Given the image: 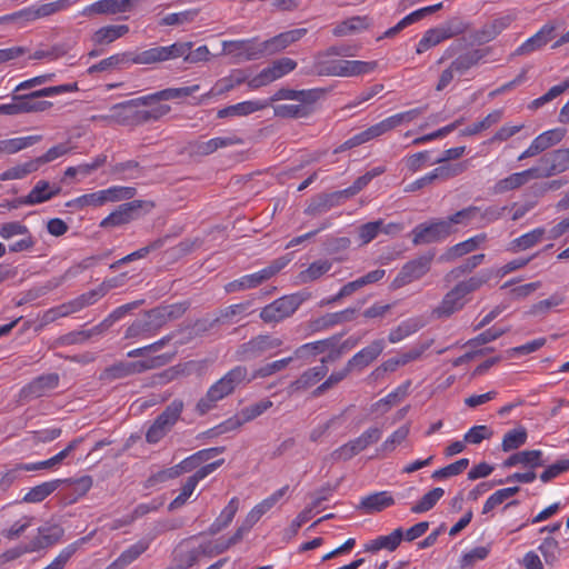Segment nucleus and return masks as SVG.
Returning <instances> with one entry per match:
<instances>
[{
    "mask_svg": "<svg viewBox=\"0 0 569 569\" xmlns=\"http://www.w3.org/2000/svg\"><path fill=\"white\" fill-rule=\"evenodd\" d=\"M248 369L244 366H236L229 370L222 378L216 381L199 399L196 405V411L203 416L213 409L218 401L231 395L236 388L247 380ZM250 381V379H248Z\"/></svg>",
    "mask_w": 569,
    "mask_h": 569,
    "instance_id": "1",
    "label": "nucleus"
},
{
    "mask_svg": "<svg viewBox=\"0 0 569 569\" xmlns=\"http://www.w3.org/2000/svg\"><path fill=\"white\" fill-rule=\"evenodd\" d=\"M78 91L77 82L42 88L28 94H14L12 100L16 101L17 114L29 112H42L52 107V102L38 100L43 97H53L67 92Z\"/></svg>",
    "mask_w": 569,
    "mask_h": 569,
    "instance_id": "2",
    "label": "nucleus"
},
{
    "mask_svg": "<svg viewBox=\"0 0 569 569\" xmlns=\"http://www.w3.org/2000/svg\"><path fill=\"white\" fill-rule=\"evenodd\" d=\"M184 403L181 399H174L166 409L157 416L146 432V441L156 445L162 440L179 421Z\"/></svg>",
    "mask_w": 569,
    "mask_h": 569,
    "instance_id": "3",
    "label": "nucleus"
},
{
    "mask_svg": "<svg viewBox=\"0 0 569 569\" xmlns=\"http://www.w3.org/2000/svg\"><path fill=\"white\" fill-rule=\"evenodd\" d=\"M168 359L164 356H158L147 360L124 362L119 361L107 367L100 373V380L112 382L118 379L127 378L129 376L142 373L147 370L166 365Z\"/></svg>",
    "mask_w": 569,
    "mask_h": 569,
    "instance_id": "4",
    "label": "nucleus"
},
{
    "mask_svg": "<svg viewBox=\"0 0 569 569\" xmlns=\"http://www.w3.org/2000/svg\"><path fill=\"white\" fill-rule=\"evenodd\" d=\"M290 259L287 257H280L273 260L268 267L251 273L246 274L239 279L228 282L224 286V291L227 293L239 292L248 289H253L259 287L264 281L271 279L279 271H281L288 263Z\"/></svg>",
    "mask_w": 569,
    "mask_h": 569,
    "instance_id": "5",
    "label": "nucleus"
},
{
    "mask_svg": "<svg viewBox=\"0 0 569 569\" xmlns=\"http://www.w3.org/2000/svg\"><path fill=\"white\" fill-rule=\"evenodd\" d=\"M306 298L300 292L278 298L261 309L260 318L266 323H278L292 316Z\"/></svg>",
    "mask_w": 569,
    "mask_h": 569,
    "instance_id": "6",
    "label": "nucleus"
},
{
    "mask_svg": "<svg viewBox=\"0 0 569 569\" xmlns=\"http://www.w3.org/2000/svg\"><path fill=\"white\" fill-rule=\"evenodd\" d=\"M455 231L456 229L449 227V222H446L445 219H431L417 224L411 230V241L413 246L442 242Z\"/></svg>",
    "mask_w": 569,
    "mask_h": 569,
    "instance_id": "7",
    "label": "nucleus"
},
{
    "mask_svg": "<svg viewBox=\"0 0 569 569\" xmlns=\"http://www.w3.org/2000/svg\"><path fill=\"white\" fill-rule=\"evenodd\" d=\"M370 181V177L365 173L358 177L349 188L321 196L317 202L309 204V207L306 209V213L316 216L327 212L332 207L339 204L340 199L351 198L359 193L365 187L369 184Z\"/></svg>",
    "mask_w": 569,
    "mask_h": 569,
    "instance_id": "8",
    "label": "nucleus"
},
{
    "mask_svg": "<svg viewBox=\"0 0 569 569\" xmlns=\"http://www.w3.org/2000/svg\"><path fill=\"white\" fill-rule=\"evenodd\" d=\"M282 343V339L273 335H258L249 341L239 345L234 352V358L238 361H250L281 347Z\"/></svg>",
    "mask_w": 569,
    "mask_h": 569,
    "instance_id": "9",
    "label": "nucleus"
},
{
    "mask_svg": "<svg viewBox=\"0 0 569 569\" xmlns=\"http://www.w3.org/2000/svg\"><path fill=\"white\" fill-rule=\"evenodd\" d=\"M154 203L148 200H132L120 204L100 222V228L119 227L140 217V211L150 212Z\"/></svg>",
    "mask_w": 569,
    "mask_h": 569,
    "instance_id": "10",
    "label": "nucleus"
},
{
    "mask_svg": "<svg viewBox=\"0 0 569 569\" xmlns=\"http://www.w3.org/2000/svg\"><path fill=\"white\" fill-rule=\"evenodd\" d=\"M435 258V251L430 250L402 266L399 273L392 281V288L398 289L412 281L421 279L431 268Z\"/></svg>",
    "mask_w": 569,
    "mask_h": 569,
    "instance_id": "11",
    "label": "nucleus"
},
{
    "mask_svg": "<svg viewBox=\"0 0 569 569\" xmlns=\"http://www.w3.org/2000/svg\"><path fill=\"white\" fill-rule=\"evenodd\" d=\"M537 179L550 178L569 169V148H560L545 153L538 167H531Z\"/></svg>",
    "mask_w": 569,
    "mask_h": 569,
    "instance_id": "12",
    "label": "nucleus"
},
{
    "mask_svg": "<svg viewBox=\"0 0 569 569\" xmlns=\"http://www.w3.org/2000/svg\"><path fill=\"white\" fill-rule=\"evenodd\" d=\"M297 68V62L291 58H280L274 60L269 67L262 69L258 74L247 81L251 90L264 87Z\"/></svg>",
    "mask_w": 569,
    "mask_h": 569,
    "instance_id": "13",
    "label": "nucleus"
},
{
    "mask_svg": "<svg viewBox=\"0 0 569 569\" xmlns=\"http://www.w3.org/2000/svg\"><path fill=\"white\" fill-rule=\"evenodd\" d=\"M224 462L223 459H219L203 467H200L192 476H190L181 488V492L170 502L169 510H176L182 507L187 500L191 497L198 482L218 469Z\"/></svg>",
    "mask_w": 569,
    "mask_h": 569,
    "instance_id": "14",
    "label": "nucleus"
},
{
    "mask_svg": "<svg viewBox=\"0 0 569 569\" xmlns=\"http://www.w3.org/2000/svg\"><path fill=\"white\" fill-rule=\"evenodd\" d=\"M516 20V14L508 12L496 17L491 21L485 23L481 29L475 32L473 40L479 43H487L496 39L503 30H506Z\"/></svg>",
    "mask_w": 569,
    "mask_h": 569,
    "instance_id": "15",
    "label": "nucleus"
},
{
    "mask_svg": "<svg viewBox=\"0 0 569 569\" xmlns=\"http://www.w3.org/2000/svg\"><path fill=\"white\" fill-rule=\"evenodd\" d=\"M92 120H101L120 126H136L134 103H131L130 100L117 103L110 108L108 114L93 116Z\"/></svg>",
    "mask_w": 569,
    "mask_h": 569,
    "instance_id": "16",
    "label": "nucleus"
},
{
    "mask_svg": "<svg viewBox=\"0 0 569 569\" xmlns=\"http://www.w3.org/2000/svg\"><path fill=\"white\" fill-rule=\"evenodd\" d=\"M556 26L553 23L543 24L538 32L527 39L519 46L515 56H528L537 50L543 48L548 42L555 38Z\"/></svg>",
    "mask_w": 569,
    "mask_h": 569,
    "instance_id": "17",
    "label": "nucleus"
},
{
    "mask_svg": "<svg viewBox=\"0 0 569 569\" xmlns=\"http://www.w3.org/2000/svg\"><path fill=\"white\" fill-rule=\"evenodd\" d=\"M64 535V530L59 525H48L38 528V535L29 542V550L32 552L49 548L58 543Z\"/></svg>",
    "mask_w": 569,
    "mask_h": 569,
    "instance_id": "18",
    "label": "nucleus"
},
{
    "mask_svg": "<svg viewBox=\"0 0 569 569\" xmlns=\"http://www.w3.org/2000/svg\"><path fill=\"white\" fill-rule=\"evenodd\" d=\"M222 49L226 54L237 57L241 60L250 61L259 59L257 39L223 41Z\"/></svg>",
    "mask_w": 569,
    "mask_h": 569,
    "instance_id": "19",
    "label": "nucleus"
},
{
    "mask_svg": "<svg viewBox=\"0 0 569 569\" xmlns=\"http://www.w3.org/2000/svg\"><path fill=\"white\" fill-rule=\"evenodd\" d=\"M385 341L382 339L373 340L369 346L361 349L349 359L347 366L351 371L362 370L372 363L382 353Z\"/></svg>",
    "mask_w": 569,
    "mask_h": 569,
    "instance_id": "20",
    "label": "nucleus"
},
{
    "mask_svg": "<svg viewBox=\"0 0 569 569\" xmlns=\"http://www.w3.org/2000/svg\"><path fill=\"white\" fill-rule=\"evenodd\" d=\"M59 385L58 373H47L37 377L29 385L22 388L21 397L33 399L47 395Z\"/></svg>",
    "mask_w": 569,
    "mask_h": 569,
    "instance_id": "21",
    "label": "nucleus"
},
{
    "mask_svg": "<svg viewBox=\"0 0 569 569\" xmlns=\"http://www.w3.org/2000/svg\"><path fill=\"white\" fill-rule=\"evenodd\" d=\"M327 359H321L319 366L312 367L303 371L295 381L289 386L292 392L307 390L318 382H320L328 373Z\"/></svg>",
    "mask_w": 569,
    "mask_h": 569,
    "instance_id": "22",
    "label": "nucleus"
},
{
    "mask_svg": "<svg viewBox=\"0 0 569 569\" xmlns=\"http://www.w3.org/2000/svg\"><path fill=\"white\" fill-rule=\"evenodd\" d=\"M487 240L486 233H479L462 242L447 248V250L439 257L440 262H452L456 259L463 257L477 250Z\"/></svg>",
    "mask_w": 569,
    "mask_h": 569,
    "instance_id": "23",
    "label": "nucleus"
},
{
    "mask_svg": "<svg viewBox=\"0 0 569 569\" xmlns=\"http://www.w3.org/2000/svg\"><path fill=\"white\" fill-rule=\"evenodd\" d=\"M60 191V187L51 188L47 180H39L27 196L18 198V202L26 206L43 203L59 194Z\"/></svg>",
    "mask_w": 569,
    "mask_h": 569,
    "instance_id": "24",
    "label": "nucleus"
},
{
    "mask_svg": "<svg viewBox=\"0 0 569 569\" xmlns=\"http://www.w3.org/2000/svg\"><path fill=\"white\" fill-rule=\"evenodd\" d=\"M541 450H522L509 456L503 462V468H511L518 465L525 468L535 470L536 468L545 466Z\"/></svg>",
    "mask_w": 569,
    "mask_h": 569,
    "instance_id": "25",
    "label": "nucleus"
},
{
    "mask_svg": "<svg viewBox=\"0 0 569 569\" xmlns=\"http://www.w3.org/2000/svg\"><path fill=\"white\" fill-rule=\"evenodd\" d=\"M536 171L537 170H532V168H529L520 172L511 173L508 177L498 180L493 186V193L502 194L508 191L519 189L520 187L528 183L529 180L537 179L535 174Z\"/></svg>",
    "mask_w": 569,
    "mask_h": 569,
    "instance_id": "26",
    "label": "nucleus"
},
{
    "mask_svg": "<svg viewBox=\"0 0 569 569\" xmlns=\"http://www.w3.org/2000/svg\"><path fill=\"white\" fill-rule=\"evenodd\" d=\"M269 107V101L262 100H248L236 104L228 106L218 111L217 117L219 119L229 117H246L253 112L263 110Z\"/></svg>",
    "mask_w": 569,
    "mask_h": 569,
    "instance_id": "27",
    "label": "nucleus"
},
{
    "mask_svg": "<svg viewBox=\"0 0 569 569\" xmlns=\"http://www.w3.org/2000/svg\"><path fill=\"white\" fill-rule=\"evenodd\" d=\"M465 303V296L455 286L445 295L439 306L433 309V315L437 318H448L461 310Z\"/></svg>",
    "mask_w": 569,
    "mask_h": 569,
    "instance_id": "28",
    "label": "nucleus"
},
{
    "mask_svg": "<svg viewBox=\"0 0 569 569\" xmlns=\"http://www.w3.org/2000/svg\"><path fill=\"white\" fill-rule=\"evenodd\" d=\"M132 0H99L83 10V14H117L130 9Z\"/></svg>",
    "mask_w": 569,
    "mask_h": 569,
    "instance_id": "29",
    "label": "nucleus"
},
{
    "mask_svg": "<svg viewBox=\"0 0 569 569\" xmlns=\"http://www.w3.org/2000/svg\"><path fill=\"white\" fill-rule=\"evenodd\" d=\"M149 548V541L141 539L128 547L121 555L112 561L106 569H124L136 561Z\"/></svg>",
    "mask_w": 569,
    "mask_h": 569,
    "instance_id": "30",
    "label": "nucleus"
},
{
    "mask_svg": "<svg viewBox=\"0 0 569 569\" xmlns=\"http://www.w3.org/2000/svg\"><path fill=\"white\" fill-rule=\"evenodd\" d=\"M403 539L402 528L395 529L390 535L379 536L365 546V551L377 552L381 549L395 551Z\"/></svg>",
    "mask_w": 569,
    "mask_h": 569,
    "instance_id": "31",
    "label": "nucleus"
},
{
    "mask_svg": "<svg viewBox=\"0 0 569 569\" xmlns=\"http://www.w3.org/2000/svg\"><path fill=\"white\" fill-rule=\"evenodd\" d=\"M339 60H327L325 54L317 53L312 66L306 67L301 72L306 76H319V77H338Z\"/></svg>",
    "mask_w": 569,
    "mask_h": 569,
    "instance_id": "32",
    "label": "nucleus"
},
{
    "mask_svg": "<svg viewBox=\"0 0 569 569\" xmlns=\"http://www.w3.org/2000/svg\"><path fill=\"white\" fill-rule=\"evenodd\" d=\"M377 68L376 61H360V60H339L338 77H357L367 74L375 71Z\"/></svg>",
    "mask_w": 569,
    "mask_h": 569,
    "instance_id": "33",
    "label": "nucleus"
},
{
    "mask_svg": "<svg viewBox=\"0 0 569 569\" xmlns=\"http://www.w3.org/2000/svg\"><path fill=\"white\" fill-rule=\"evenodd\" d=\"M359 308H347L345 310L327 313L313 322L316 330L328 329L336 325L350 322L356 318Z\"/></svg>",
    "mask_w": 569,
    "mask_h": 569,
    "instance_id": "34",
    "label": "nucleus"
},
{
    "mask_svg": "<svg viewBox=\"0 0 569 569\" xmlns=\"http://www.w3.org/2000/svg\"><path fill=\"white\" fill-rule=\"evenodd\" d=\"M392 505H395V499L388 491L371 493L360 501V508L367 513L380 512Z\"/></svg>",
    "mask_w": 569,
    "mask_h": 569,
    "instance_id": "35",
    "label": "nucleus"
},
{
    "mask_svg": "<svg viewBox=\"0 0 569 569\" xmlns=\"http://www.w3.org/2000/svg\"><path fill=\"white\" fill-rule=\"evenodd\" d=\"M129 32L127 24L106 26L92 34V42L97 46L110 44Z\"/></svg>",
    "mask_w": 569,
    "mask_h": 569,
    "instance_id": "36",
    "label": "nucleus"
},
{
    "mask_svg": "<svg viewBox=\"0 0 569 569\" xmlns=\"http://www.w3.org/2000/svg\"><path fill=\"white\" fill-rule=\"evenodd\" d=\"M341 338V335H335L330 338L318 340L309 343H305L296 349L295 356L298 358H302L307 355L317 356L320 353H323L325 351L329 350L330 348H333L337 346Z\"/></svg>",
    "mask_w": 569,
    "mask_h": 569,
    "instance_id": "37",
    "label": "nucleus"
},
{
    "mask_svg": "<svg viewBox=\"0 0 569 569\" xmlns=\"http://www.w3.org/2000/svg\"><path fill=\"white\" fill-rule=\"evenodd\" d=\"M239 509V499L233 497L229 503L223 508L220 515L216 518V520L209 527L210 535H217L224 528H227L233 520L237 511Z\"/></svg>",
    "mask_w": 569,
    "mask_h": 569,
    "instance_id": "38",
    "label": "nucleus"
},
{
    "mask_svg": "<svg viewBox=\"0 0 569 569\" xmlns=\"http://www.w3.org/2000/svg\"><path fill=\"white\" fill-rule=\"evenodd\" d=\"M493 276V271L490 269H485L478 272L477 274L460 281L456 284L457 289L465 297L471 292L479 290L483 284H486Z\"/></svg>",
    "mask_w": 569,
    "mask_h": 569,
    "instance_id": "39",
    "label": "nucleus"
},
{
    "mask_svg": "<svg viewBox=\"0 0 569 569\" xmlns=\"http://www.w3.org/2000/svg\"><path fill=\"white\" fill-rule=\"evenodd\" d=\"M61 480H51L42 482L31 488L23 497L22 501L28 503H38L49 497L60 486Z\"/></svg>",
    "mask_w": 569,
    "mask_h": 569,
    "instance_id": "40",
    "label": "nucleus"
},
{
    "mask_svg": "<svg viewBox=\"0 0 569 569\" xmlns=\"http://www.w3.org/2000/svg\"><path fill=\"white\" fill-rule=\"evenodd\" d=\"M250 302H241L228 306L220 310L219 316L214 319L217 323H236L242 319L250 308Z\"/></svg>",
    "mask_w": 569,
    "mask_h": 569,
    "instance_id": "41",
    "label": "nucleus"
},
{
    "mask_svg": "<svg viewBox=\"0 0 569 569\" xmlns=\"http://www.w3.org/2000/svg\"><path fill=\"white\" fill-rule=\"evenodd\" d=\"M130 64H153L163 61L162 47H153L140 52L128 51Z\"/></svg>",
    "mask_w": 569,
    "mask_h": 569,
    "instance_id": "42",
    "label": "nucleus"
},
{
    "mask_svg": "<svg viewBox=\"0 0 569 569\" xmlns=\"http://www.w3.org/2000/svg\"><path fill=\"white\" fill-rule=\"evenodd\" d=\"M332 267V262L325 260H317L312 262L306 270H302L298 274L300 283H308L315 281L327 273Z\"/></svg>",
    "mask_w": 569,
    "mask_h": 569,
    "instance_id": "43",
    "label": "nucleus"
},
{
    "mask_svg": "<svg viewBox=\"0 0 569 569\" xmlns=\"http://www.w3.org/2000/svg\"><path fill=\"white\" fill-rule=\"evenodd\" d=\"M502 114L503 112L501 109L493 110L492 112L488 113L481 121L475 122L461 130L460 136L468 137L478 134L479 132L487 130L493 124L498 123L501 120Z\"/></svg>",
    "mask_w": 569,
    "mask_h": 569,
    "instance_id": "44",
    "label": "nucleus"
},
{
    "mask_svg": "<svg viewBox=\"0 0 569 569\" xmlns=\"http://www.w3.org/2000/svg\"><path fill=\"white\" fill-rule=\"evenodd\" d=\"M528 433L525 427H518L505 433L501 442V449L505 452L519 449L527 441Z\"/></svg>",
    "mask_w": 569,
    "mask_h": 569,
    "instance_id": "45",
    "label": "nucleus"
},
{
    "mask_svg": "<svg viewBox=\"0 0 569 569\" xmlns=\"http://www.w3.org/2000/svg\"><path fill=\"white\" fill-rule=\"evenodd\" d=\"M482 58L483 54L480 50H471L457 57L450 63V67L456 73L463 74L470 68L476 66Z\"/></svg>",
    "mask_w": 569,
    "mask_h": 569,
    "instance_id": "46",
    "label": "nucleus"
},
{
    "mask_svg": "<svg viewBox=\"0 0 569 569\" xmlns=\"http://www.w3.org/2000/svg\"><path fill=\"white\" fill-rule=\"evenodd\" d=\"M100 328L98 326H94L93 328L89 330H80V331H71L63 336H60L56 340L57 346H71V345H79L83 343L84 341L89 340L91 337L100 335Z\"/></svg>",
    "mask_w": 569,
    "mask_h": 569,
    "instance_id": "47",
    "label": "nucleus"
},
{
    "mask_svg": "<svg viewBox=\"0 0 569 569\" xmlns=\"http://www.w3.org/2000/svg\"><path fill=\"white\" fill-rule=\"evenodd\" d=\"M520 491L519 487L502 488L493 492L485 502L482 507V513H489L498 506L502 505L509 498L513 497Z\"/></svg>",
    "mask_w": 569,
    "mask_h": 569,
    "instance_id": "48",
    "label": "nucleus"
},
{
    "mask_svg": "<svg viewBox=\"0 0 569 569\" xmlns=\"http://www.w3.org/2000/svg\"><path fill=\"white\" fill-rule=\"evenodd\" d=\"M144 300H136L116 308L103 321L97 325L100 328L101 333L108 330L116 321L123 318L130 311L140 307Z\"/></svg>",
    "mask_w": 569,
    "mask_h": 569,
    "instance_id": "49",
    "label": "nucleus"
},
{
    "mask_svg": "<svg viewBox=\"0 0 569 569\" xmlns=\"http://www.w3.org/2000/svg\"><path fill=\"white\" fill-rule=\"evenodd\" d=\"M367 27H368L367 19L365 17L357 16V17L349 18V19L340 22L339 24H337L333 28L332 33L336 37H345V36L355 33L359 30L366 29Z\"/></svg>",
    "mask_w": 569,
    "mask_h": 569,
    "instance_id": "50",
    "label": "nucleus"
},
{
    "mask_svg": "<svg viewBox=\"0 0 569 569\" xmlns=\"http://www.w3.org/2000/svg\"><path fill=\"white\" fill-rule=\"evenodd\" d=\"M71 49H72L71 42L56 43L52 47H50L49 49L36 50L30 58L34 59V60H42V59L57 60L61 57H64Z\"/></svg>",
    "mask_w": 569,
    "mask_h": 569,
    "instance_id": "51",
    "label": "nucleus"
},
{
    "mask_svg": "<svg viewBox=\"0 0 569 569\" xmlns=\"http://www.w3.org/2000/svg\"><path fill=\"white\" fill-rule=\"evenodd\" d=\"M445 490L442 488H433L428 491L423 497L411 507V512L422 513L432 509L436 503L443 497Z\"/></svg>",
    "mask_w": 569,
    "mask_h": 569,
    "instance_id": "52",
    "label": "nucleus"
},
{
    "mask_svg": "<svg viewBox=\"0 0 569 569\" xmlns=\"http://www.w3.org/2000/svg\"><path fill=\"white\" fill-rule=\"evenodd\" d=\"M42 137L39 134L36 136H27L19 138L4 139V149L6 154H14L23 149H27L39 141H41Z\"/></svg>",
    "mask_w": 569,
    "mask_h": 569,
    "instance_id": "53",
    "label": "nucleus"
},
{
    "mask_svg": "<svg viewBox=\"0 0 569 569\" xmlns=\"http://www.w3.org/2000/svg\"><path fill=\"white\" fill-rule=\"evenodd\" d=\"M538 550L541 552L545 562L548 566L556 565L561 555L559 542L552 537L545 538L541 545L538 547Z\"/></svg>",
    "mask_w": 569,
    "mask_h": 569,
    "instance_id": "54",
    "label": "nucleus"
},
{
    "mask_svg": "<svg viewBox=\"0 0 569 569\" xmlns=\"http://www.w3.org/2000/svg\"><path fill=\"white\" fill-rule=\"evenodd\" d=\"M565 300L566 298L563 295L556 292L551 295L548 299L540 300L532 305L528 313L531 316L547 315L550 311V309L562 305Z\"/></svg>",
    "mask_w": 569,
    "mask_h": 569,
    "instance_id": "55",
    "label": "nucleus"
},
{
    "mask_svg": "<svg viewBox=\"0 0 569 569\" xmlns=\"http://www.w3.org/2000/svg\"><path fill=\"white\" fill-rule=\"evenodd\" d=\"M70 6V0H58L54 2L32 4L33 20L52 16Z\"/></svg>",
    "mask_w": 569,
    "mask_h": 569,
    "instance_id": "56",
    "label": "nucleus"
},
{
    "mask_svg": "<svg viewBox=\"0 0 569 569\" xmlns=\"http://www.w3.org/2000/svg\"><path fill=\"white\" fill-rule=\"evenodd\" d=\"M102 192L104 203H107L130 200L137 194V189L134 187L112 186L108 189H103Z\"/></svg>",
    "mask_w": 569,
    "mask_h": 569,
    "instance_id": "57",
    "label": "nucleus"
},
{
    "mask_svg": "<svg viewBox=\"0 0 569 569\" xmlns=\"http://www.w3.org/2000/svg\"><path fill=\"white\" fill-rule=\"evenodd\" d=\"M104 203V196L102 190L82 194L76 199H72L66 203L67 207H76L82 209L84 207H101Z\"/></svg>",
    "mask_w": 569,
    "mask_h": 569,
    "instance_id": "58",
    "label": "nucleus"
},
{
    "mask_svg": "<svg viewBox=\"0 0 569 569\" xmlns=\"http://www.w3.org/2000/svg\"><path fill=\"white\" fill-rule=\"evenodd\" d=\"M156 332L152 330L150 323L147 318L143 317L141 319L134 320L126 330L124 338L126 339H136V338H149L153 336Z\"/></svg>",
    "mask_w": 569,
    "mask_h": 569,
    "instance_id": "59",
    "label": "nucleus"
},
{
    "mask_svg": "<svg viewBox=\"0 0 569 569\" xmlns=\"http://www.w3.org/2000/svg\"><path fill=\"white\" fill-rule=\"evenodd\" d=\"M443 40H447L440 27L429 29L425 32L423 37L419 40L417 44V53H422L430 48L439 44Z\"/></svg>",
    "mask_w": 569,
    "mask_h": 569,
    "instance_id": "60",
    "label": "nucleus"
},
{
    "mask_svg": "<svg viewBox=\"0 0 569 569\" xmlns=\"http://www.w3.org/2000/svg\"><path fill=\"white\" fill-rule=\"evenodd\" d=\"M351 372L350 368L346 365V367L340 371L332 372L321 385H319L313 391L312 397L318 398L327 392L329 389L337 386Z\"/></svg>",
    "mask_w": 569,
    "mask_h": 569,
    "instance_id": "61",
    "label": "nucleus"
},
{
    "mask_svg": "<svg viewBox=\"0 0 569 569\" xmlns=\"http://www.w3.org/2000/svg\"><path fill=\"white\" fill-rule=\"evenodd\" d=\"M483 259V253L469 257L463 261V263L450 270V272L446 276V279H457L462 274L471 273L478 266L482 263Z\"/></svg>",
    "mask_w": 569,
    "mask_h": 569,
    "instance_id": "62",
    "label": "nucleus"
},
{
    "mask_svg": "<svg viewBox=\"0 0 569 569\" xmlns=\"http://www.w3.org/2000/svg\"><path fill=\"white\" fill-rule=\"evenodd\" d=\"M140 172V164L136 160H128L118 162L111 167V173L119 177V179H136Z\"/></svg>",
    "mask_w": 569,
    "mask_h": 569,
    "instance_id": "63",
    "label": "nucleus"
},
{
    "mask_svg": "<svg viewBox=\"0 0 569 569\" xmlns=\"http://www.w3.org/2000/svg\"><path fill=\"white\" fill-rule=\"evenodd\" d=\"M567 471H569V458L558 460L555 463L548 466L540 473L539 478L543 483H548Z\"/></svg>",
    "mask_w": 569,
    "mask_h": 569,
    "instance_id": "64",
    "label": "nucleus"
}]
</instances>
